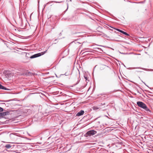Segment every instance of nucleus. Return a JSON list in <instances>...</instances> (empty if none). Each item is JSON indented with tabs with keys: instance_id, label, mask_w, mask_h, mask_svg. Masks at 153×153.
Here are the masks:
<instances>
[{
	"instance_id": "1",
	"label": "nucleus",
	"mask_w": 153,
	"mask_h": 153,
	"mask_svg": "<svg viewBox=\"0 0 153 153\" xmlns=\"http://www.w3.org/2000/svg\"><path fill=\"white\" fill-rule=\"evenodd\" d=\"M137 104L139 107L144 109L146 111L151 112V111L148 108L146 105L143 102L138 101L137 102Z\"/></svg>"
},
{
	"instance_id": "2",
	"label": "nucleus",
	"mask_w": 153,
	"mask_h": 153,
	"mask_svg": "<svg viewBox=\"0 0 153 153\" xmlns=\"http://www.w3.org/2000/svg\"><path fill=\"white\" fill-rule=\"evenodd\" d=\"M46 51H46L44 52H42L41 53H39L37 54H35L31 56L30 58H33L39 57V56H41V55H44L46 53Z\"/></svg>"
},
{
	"instance_id": "3",
	"label": "nucleus",
	"mask_w": 153,
	"mask_h": 153,
	"mask_svg": "<svg viewBox=\"0 0 153 153\" xmlns=\"http://www.w3.org/2000/svg\"><path fill=\"white\" fill-rule=\"evenodd\" d=\"M97 133V131L94 130H90L88 131L86 134L88 135V136H91L93 135L96 134Z\"/></svg>"
},
{
	"instance_id": "4",
	"label": "nucleus",
	"mask_w": 153,
	"mask_h": 153,
	"mask_svg": "<svg viewBox=\"0 0 153 153\" xmlns=\"http://www.w3.org/2000/svg\"><path fill=\"white\" fill-rule=\"evenodd\" d=\"M114 29L116 30H117L118 31H119L121 33H123V34H125V35H126L127 36H128L129 35L127 33H126V32H125L123 31L118 29H117V28H113Z\"/></svg>"
},
{
	"instance_id": "5",
	"label": "nucleus",
	"mask_w": 153,
	"mask_h": 153,
	"mask_svg": "<svg viewBox=\"0 0 153 153\" xmlns=\"http://www.w3.org/2000/svg\"><path fill=\"white\" fill-rule=\"evenodd\" d=\"M84 111L81 110L79 112L76 114V116H79L84 114Z\"/></svg>"
},
{
	"instance_id": "6",
	"label": "nucleus",
	"mask_w": 153,
	"mask_h": 153,
	"mask_svg": "<svg viewBox=\"0 0 153 153\" xmlns=\"http://www.w3.org/2000/svg\"><path fill=\"white\" fill-rule=\"evenodd\" d=\"M2 114V117L3 116H6L7 115L8 113V112H3L1 113Z\"/></svg>"
},
{
	"instance_id": "7",
	"label": "nucleus",
	"mask_w": 153,
	"mask_h": 153,
	"mask_svg": "<svg viewBox=\"0 0 153 153\" xmlns=\"http://www.w3.org/2000/svg\"><path fill=\"white\" fill-rule=\"evenodd\" d=\"M0 89L7 90V88L0 84Z\"/></svg>"
},
{
	"instance_id": "8",
	"label": "nucleus",
	"mask_w": 153,
	"mask_h": 153,
	"mask_svg": "<svg viewBox=\"0 0 153 153\" xmlns=\"http://www.w3.org/2000/svg\"><path fill=\"white\" fill-rule=\"evenodd\" d=\"M92 108L94 110H97L99 108L96 106H94Z\"/></svg>"
},
{
	"instance_id": "9",
	"label": "nucleus",
	"mask_w": 153,
	"mask_h": 153,
	"mask_svg": "<svg viewBox=\"0 0 153 153\" xmlns=\"http://www.w3.org/2000/svg\"><path fill=\"white\" fill-rule=\"evenodd\" d=\"M5 147L7 148H9L11 147V146L10 144H7L6 145Z\"/></svg>"
},
{
	"instance_id": "10",
	"label": "nucleus",
	"mask_w": 153,
	"mask_h": 153,
	"mask_svg": "<svg viewBox=\"0 0 153 153\" xmlns=\"http://www.w3.org/2000/svg\"><path fill=\"white\" fill-rule=\"evenodd\" d=\"M3 108L0 107V111L1 112L3 111Z\"/></svg>"
},
{
	"instance_id": "11",
	"label": "nucleus",
	"mask_w": 153,
	"mask_h": 153,
	"mask_svg": "<svg viewBox=\"0 0 153 153\" xmlns=\"http://www.w3.org/2000/svg\"><path fill=\"white\" fill-rule=\"evenodd\" d=\"M84 77H85V79H86V80H87V79H88V78H87V77H86V76H84Z\"/></svg>"
},
{
	"instance_id": "12",
	"label": "nucleus",
	"mask_w": 153,
	"mask_h": 153,
	"mask_svg": "<svg viewBox=\"0 0 153 153\" xmlns=\"http://www.w3.org/2000/svg\"><path fill=\"white\" fill-rule=\"evenodd\" d=\"M2 117V114H1V113H0V117Z\"/></svg>"
},
{
	"instance_id": "13",
	"label": "nucleus",
	"mask_w": 153,
	"mask_h": 153,
	"mask_svg": "<svg viewBox=\"0 0 153 153\" xmlns=\"http://www.w3.org/2000/svg\"><path fill=\"white\" fill-rule=\"evenodd\" d=\"M87 51H85V52H83V53H85V54H87V53H87Z\"/></svg>"
}]
</instances>
